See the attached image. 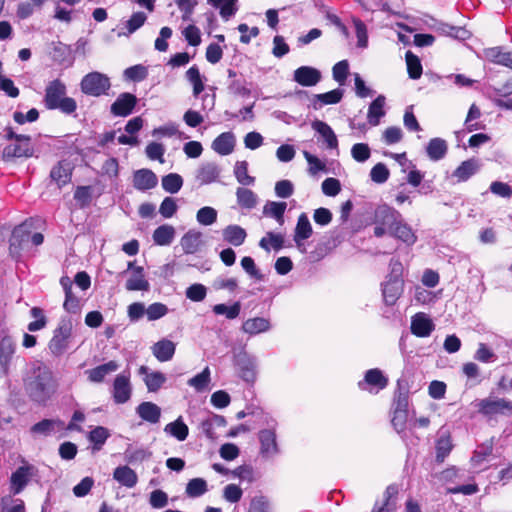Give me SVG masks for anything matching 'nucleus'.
Segmentation results:
<instances>
[{
	"label": "nucleus",
	"mask_w": 512,
	"mask_h": 512,
	"mask_svg": "<svg viewBox=\"0 0 512 512\" xmlns=\"http://www.w3.org/2000/svg\"><path fill=\"white\" fill-rule=\"evenodd\" d=\"M31 140L16 141L15 144L7 145L3 149V159L10 161L14 158L31 157L33 156L34 149L30 144Z\"/></svg>",
	"instance_id": "nucleus-12"
},
{
	"label": "nucleus",
	"mask_w": 512,
	"mask_h": 512,
	"mask_svg": "<svg viewBox=\"0 0 512 512\" xmlns=\"http://www.w3.org/2000/svg\"><path fill=\"white\" fill-rule=\"evenodd\" d=\"M484 55L489 61L512 69L511 53L503 51L501 47L487 48Z\"/></svg>",
	"instance_id": "nucleus-34"
},
{
	"label": "nucleus",
	"mask_w": 512,
	"mask_h": 512,
	"mask_svg": "<svg viewBox=\"0 0 512 512\" xmlns=\"http://www.w3.org/2000/svg\"><path fill=\"white\" fill-rule=\"evenodd\" d=\"M343 97V91L340 89H334L327 93L316 94L314 96V108H321L323 105L337 104Z\"/></svg>",
	"instance_id": "nucleus-44"
},
{
	"label": "nucleus",
	"mask_w": 512,
	"mask_h": 512,
	"mask_svg": "<svg viewBox=\"0 0 512 512\" xmlns=\"http://www.w3.org/2000/svg\"><path fill=\"white\" fill-rule=\"evenodd\" d=\"M237 203L246 209H252L257 204V195L250 189L238 188L236 190Z\"/></svg>",
	"instance_id": "nucleus-45"
},
{
	"label": "nucleus",
	"mask_w": 512,
	"mask_h": 512,
	"mask_svg": "<svg viewBox=\"0 0 512 512\" xmlns=\"http://www.w3.org/2000/svg\"><path fill=\"white\" fill-rule=\"evenodd\" d=\"M385 97L379 95L369 106L367 119L370 125L377 126L380 119L385 115Z\"/></svg>",
	"instance_id": "nucleus-37"
},
{
	"label": "nucleus",
	"mask_w": 512,
	"mask_h": 512,
	"mask_svg": "<svg viewBox=\"0 0 512 512\" xmlns=\"http://www.w3.org/2000/svg\"><path fill=\"white\" fill-rule=\"evenodd\" d=\"M24 385L29 396L37 402H45L57 387L52 371L41 362L31 365L24 379Z\"/></svg>",
	"instance_id": "nucleus-1"
},
{
	"label": "nucleus",
	"mask_w": 512,
	"mask_h": 512,
	"mask_svg": "<svg viewBox=\"0 0 512 512\" xmlns=\"http://www.w3.org/2000/svg\"><path fill=\"white\" fill-rule=\"evenodd\" d=\"M403 292L402 279H388L384 282L382 293L387 305H394Z\"/></svg>",
	"instance_id": "nucleus-19"
},
{
	"label": "nucleus",
	"mask_w": 512,
	"mask_h": 512,
	"mask_svg": "<svg viewBox=\"0 0 512 512\" xmlns=\"http://www.w3.org/2000/svg\"><path fill=\"white\" fill-rule=\"evenodd\" d=\"M312 128L322 136L328 148H337V137L332 128L327 123L320 120H316L312 123Z\"/></svg>",
	"instance_id": "nucleus-35"
},
{
	"label": "nucleus",
	"mask_w": 512,
	"mask_h": 512,
	"mask_svg": "<svg viewBox=\"0 0 512 512\" xmlns=\"http://www.w3.org/2000/svg\"><path fill=\"white\" fill-rule=\"evenodd\" d=\"M392 237L401 240L407 245H413L417 237L413 232L412 228L404 222L403 218L397 223L394 231L391 234Z\"/></svg>",
	"instance_id": "nucleus-36"
},
{
	"label": "nucleus",
	"mask_w": 512,
	"mask_h": 512,
	"mask_svg": "<svg viewBox=\"0 0 512 512\" xmlns=\"http://www.w3.org/2000/svg\"><path fill=\"white\" fill-rule=\"evenodd\" d=\"M435 325L424 313H417L411 320V332L418 337H427L434 330Z\"/></svg>",
	"instance_id": "nucleus-16"
},
{
	"label": "nucleus",
	"mask_w": 512,
	"mask_h": 512,
	"mask_svg": "<svg viewBox=\"0 0 512 512\" xmlns=\"http://www.w3.org/2000/svg\"><path fill=\"white\" fill-rule=\"evenodd\" d=\"M15 353V343L11 337L0 339V378L9 373L10 362Z\"/></svg>",
	"instance_id": "nucleus-11"
},
{
	"label": "nucleus",
	"mask_w": 512,
	"mask_h": 512,
	"mask_svg": "<svg viewBox=\"0 0 512 512\" xmlns=\"http://www.w3.org/2000/svg\"><path fill=\"white\" fill-rule=\"evenodd\" d=\"M152 453L145 448H132L129 446L124 452V459L128 463H141L151 457Z\"/></svg>",
	"instance_id": "nucleus-48"
},
{
	"label": "nucleus",
	"mask_w": 512,
	"mask_h": 512,
	"mask_svg": "<svg viewBox=\"0 0 512 512\" xmlns=\"http://www.w3.org/2000/svg\"><path fill=\"white\" fill-rule=\"evenodd\" d=\"M146 155L151 160H158L160 163H164L165 147L157 142H151L146 147Z\"/></svg>",
	"instance_id": "nucleus-61"
},
{
	"label": "nucleus",
	"mask_w": 512,
	"mask_h": 512,
	"mask_svg": "<svg viewBox=\"0 0 512 512\" xmlns=\"http://www.w3.org/2000/svg\"><path fill=\"white\" fill-rule=\"evenodd\" d=\"M73 167L66 161H59L50 171L51 181L54 182L58 188H62L71 181Z\"/></svg>",
	"instance_id": "nucleus-13"
},
{
	"label": "nucleus",
	"mask_w": 512,
	"mask_h": 512,
	"mask_svg": "<svg viewBox=\"0 0 512 512\" xmlns=\"http://www.w3.org/2000/svg\"><path fill=\"white\" fill-rule=\"evenodd\" d=\"M210 382V369L206 367L201 373L188 380V384L197 391H202Z\"/></svg>",
	"instance_id": "nucleus-55"
},
{
	"label": "nucleus",
	"mask_w": 512,
	"mask_h": 512,
	"mask_svg": "<svg viewBox=\"0 0 512 512\" xmlns=\"http://www.w3.org/2000/svg\"><path fill=\"white\" fill-rule=\"evenodd\" d=\"M31 315L35 318V321H32L28 325V330L31 332H35L43 329L46 326V317L43 314L42 309L38 307H33L31 309Z\"/></svg>",
	"instance_id": "nucleus-60"
},
{
	"label": "nucleus",
	"mask_w": 512,
	"mask_h": 512,
	"mask_svg": "<svg viewBox=\"0 0 512 512\" xmlns=\"http://www.w3.org/2000/svg\"><path fill=\"white\" fill-rule=\"evenodd\" d=\"M220 175V169L215 163H204L196 172V180L201 184H209L217 180Z\"/></svg>",
	"instance_id": "nucleus-29"
},
{
	"label": "nucleus",
	"mask_w": 512,
	"mask_h": 512,
	"mask_svg": "<svg viewBox=\"0 0 512 512\" xmlns=\"http://www.w3.org/2000/svg\"><path fill=\"white\" fill-rule=\"evenodd\" d=\"M261 444L260 452L264 457H273L278 453L275 432L270 429H264L259 432Z\"/></svg>",
	"instance_id": "nucleus-20"
},
{
	"label": "nucleus",
	"mask_w": 512,
	"mask_h": 512,
	"mask_svg": "<svg viewBox=\"0 0 512 512\" xmlns=\"http://www.w3.org/2000/svg\"><path fill=\"white\" fill-rule=\"evenodd\" d=\"M175 237V228L171 225L164 224L156 228L153 232V241L159 246H168Z\"/></svg>",
	"instance_id": "nucleus-39"
},
{
	"label": "nucleus",
	"mask_w": 512,
	"mask_h": 512,
	"mask_svg": "<svg viewBox=\"0 0 512 512\" xmlns=\"http://www.w3.org/2000/svg\"><path fill=\"white\" fill-rule=\"evenodd\" d=\"M2 512H25V505L21 499H3Z\"/></svg>",
	"instance_id": "nucleus-64"
},
{
	"label": "nucleus",
	"mask_w": 512,
	"mask_h": 512,
	"mask_svg": "<svg viewBox=\"0 0 512 512\" xmlns=\"http://www.w3.org/2000/svg\"><path fill=\"white\" fill-rule=\"evenodd\" d=\"M31 229L32 223L28 221L23 222L13 229L9 240V252L13 258L18 259L21 255V251L28 248Z\"/></svg>",
	"instance_id": "nucleus-6"
},
{
	"label": "nucleus",
	"mask_w": 512,
	"mask_h": 512,
	"mask_svg": "<svg viewBox=\"0 0 512 512\" xmlns=\"http://www.w3.org/2000/svg\"><path fill=\"white\" fill-rule=\"evenodd\" d=\"M235 364L241 370V376L245 381H253L255 378L256 359L246 351H240L235 356Z\"/></svg>",
	"instance_id": "nucleus-14"
},
{
	"label": "nucleus",
	"mask_w": 512,
	"mask_h": 512,
	"mask_svg": "<svg viewBox=\"0 0 512 512\" xmlns=\"http://www.w3.org/2000/svg\"><path fill=\"white\" fill-rule=\"evenodd\" d=\"M241 329L244 333L252 336L269 331L271 329V323L267 318L254 317L244 321Z\"/></svg>",
	"instance_id": "nucleus-25"
},
{
	"label": "nucleus",
	"mask_w": 512,
	"mask_h": 512,
	"mask_svg": "<svg viewBox=\"0 0 512 512\" xmlns=\"http://www.w3.org/2000/svg\"><path fill=\"white\" fill-rule=\"evenodd\" d=\"M118 368H119L118 362L111 360L107 363H104L95 368L87 370L86 374L88 375V379L91 382L100 383L105 379V377L107 375L117 371Z\"/></svg>",
	"instance_id": "nucleus-26"
},
{
	"label": "nucleus",
	"mask_w": 512,
	"mask_h": 512,
	"mask_svg": "<svg viewBox=\"0 0 512 512\" xmlns=\"http://www.w3.org/2000/svg\"><path fill=\"white\" fill-rule=\"evenodd\" d=\"M139 373L142 375H146L144 378L147 389L150 392H155L164 384L166 381V377L161 372H152L148 373V368L146 366H141L139 368Z\"/></svg>",
	"instance_id": "nucleus-40"
},
{
	"label": "nucleus",
	"mask_w": 512,
	"mask_h": 512,
	"mask_svg": "<svg viewBox=\"0 0 512 512\" xmlns=\"http://www.w3.org/2000/svg\"><path fill=\"white\" fill-rule=\"evenodd\" d=\"M401 218V214L394 208L387 205L379 206L375 211L374 235L376 237H382L385 234L391 236Z\"/></svg>",
	"instance_id": "nucleus-3"
},
{
	"label": "nucleus",
	"mask_w": 512,
	"mask_h": 512,
	"mask_svg": "<svg viewBox=\"0 0 512 512\" xmlns=\"http://www.w3.org/2000/svg\"><path fill=\"white\" fill-rule=\"evenodd\" d=\"M212 311L216 315H224L227 319L233 320L240 315L241 303L237 301L231 306H227L226 304H216L212 307Z\"/></svg>",
	"instance_id": "nucleus-47"
},
{
	"label": "nucleus",
	"mask_w": 512,
	"mask_h": 512,
	"mask_svg": "<svg viewBox=\"0 0 512 512\" xmlns=\"http://www.w3.org/2000/svg\"><path fill=\"white\" fill-rule=\"evenodd\" d=\"M82 93L88 96L100 97L107 95L111 88L110 78L103 73L94 71L86 74L80 83Z\"/></svg>",
	"instance_id": "nucleus-5"
},
{
	"label": "nucleus",
	"mask_w": 512,
	"mask_h": 512,
	"mask_svg": "<svg viewBox=\"0 0 512 512\" xmlns=\"http://www.w3.org/2000/svg\"><path fill=\"white\" fill-rule=\"evenodd\" d=\"M164 432L176 438L178 441H184L188 437L189 428L184 423L182 417H178L175 421L168 423L164 427Z\"/></svg>",
	"instance_id": "nucleus-41"
},
{
	"label": "nucleus",
	"mask_w": 512,
	"mask_h": 512,
	"mask_svg": "<svg viewBox=\"0 0 512 512\" xmlns=\"http://www.w3.org/2000/svg\"><path fill=\"white\" fill-rule=\"evenodd\" d=\"M234 175L237 181L242 185L249 186L255 182V178L248 174V163L246 161L236 162Z\"/></svg>",
	"instance_id": "nucleus-50"
},
{
	"label": "nucleus",
	"mask_w": 512,
	"mask_h": 512,
	"mask_svg": "<svg viewBox=\"0 0 512 512\" xmlns=\"http://www.w3.org/2000/svg\"><path fill=\"white\" fill-rule=\"evenodd\" d=\"M73 336V323L70 319H61L53 332L48 348L55 356H60L69 348Z\"/></svg>",
	"instance_id": "nucleus-4"
},
{
	"label": "nucleus",
	"mask_w": 512,
	"mask_h": 512,
	"mask_svg": "<svg viewBox=\"0 0 512 512\" xmlns=\"http://www.w3.org/2000/svg\"><path fill=\"white\" fill-rule=\"evenodd\" d=\"M235 146V137L231 132L220 134L212 142V149L220 155H229Z\"/></svg>",
	"instance_id": "nucleus-30"
},
{
	"label": "nucleus",
	"mask_w": 512,
	"mask_h": 512,
	"mask_svg": "<svg viewBox=\"0 0 512 512\" xmlns=\"http://www.w3.org/2000/svg\"><path fill=\"white\" fill-rule=\"evenodd\" d=\"M137 104L135 95L125 92L121 93L112 103L110 111L114 116L126 117L132 113Z\"/></svg>",
	"instance_id": "nucleus-10"
},
{
	"label": "nucleus",
	"mask_w": 512,
	"mask_h": 512,
	"mask_svg": "<svg viewBox=\"0 0 512 512\" xmlns=\"http://www.w3.org/2000/svg\"><path fill=\"white\" fill-rule=\"evenodd\" d=\"M351 155L355 161L365 162L371 155L370 148L365 143L354 144L351 149Z\"/></svg>",
	"instance_id": "nucleus-62"
},
{
	"label": "nucleus",
	"mask_w": 512,
	"mask_h": 512,
	"mask_svg": "<svg viewBox=\"0 0 512 512\" xmlns=\"http://www.w3.org/2000/svg\"><path fill=\"white\" fill-rule=\"evenodd\" d=\"M293 79L301 86H315L321 80V73L316 68L301 66L294 71Z\"/></svg>",
	"instance_id": "nucleus-15"
},
{
	"label": "nucleus",
	"mask_w": 512,
	"mask_h": 512,
	"mask_svg": "<svg viewBox=\"0 0 512 512\" xmlns=\"http://www.w3.org/2000/svg\"><path fill=\"white\" fill-rule=\"evenodd\" d=\"M206 294L207 289L203 284L195 283L186 289V297L194 302L203 301Z\"/></svg>",
	"instance_id": "nucleus-59"
},
{
	"label": "nucleus",
	"mask_w": 512,
	"mask_h": 512,
	"mask_svg": "<svg viewBox=\"0 0 512 512\" xmlns=\"http://www.w3.org/2000/svg\"><path fill=\"white\" fill-rule=\"evenodd\" d=\"M396 493L394 487L389 486L385 492V502L382 506H378L377 504L374 506L372 512H396V505L391 502V497Z\"/></svg>",
	"instance_id": "nucleus-63"
},
{
	"label": "nucleus",
	"mask_w": 512,
	"mask_h": 512,
	"mask_svg": "<svg viewBox=\"0 0 512 512\" xmlns=\"http://www.w3.org/2000/svg\"><path fill=\"white\" fill-rule=\"evenodd\" d=\"M60 284L65 292V301L63 307L66 311L76 313L80 309V302L72 292L73 283L68 276H63L60 279Z\"/></svg>",
	"instance_id": "nucleus-21"
},
{
	"label": "nucleus",
	"mask_w": 512,
	"mask_h": 512,
	"mask_svg": "<svg viewBox=\"0 0 512 512\" xmlns=\"http://www.w3.org/2000/svg\"><path fill=\"white\" fill-rule=\"evenodd\" d=\"M180 245L186 254L196 253L202 245V233L195 229L189 230L185 233L181 240Z\"/></svg>",
	"instance_id": "nucleus-23"
},
{
	"label": "nucleus",
	"mask_w": 512,
	"mask_h": 512,
	"mask_svg": "<svg viewBox=\"0 0 512 512\" xmlns=\"http://www.w3.org/2000/svg\"><path fill=\"white\" fill-rule=\"evenodd\" d=\"M182 185L183 179L179 174L170 173L162 178V187L168 193H177Z\"/></svg>",
	"instance_id": "nucleus-51"
},
{
	"label": "nucleus",
	"mask_w": 512,
	"mask_h": 512,
	"mask_svg": "<svg viewBox=\"0 0 512 512\" xmlns=\"http://www.w3.org/2000/svg\"><path fill=\"white\" fill-rule=\"evenodd\" d=\"M158 183L156 174L150 169H140L134 172L133 186L140 191L154 188Z\"/></svg>",
	"instance_id": "nucleus-17"
},
{
	"label": "nucleus",
	"mask_w": 512,
	"mask_h": 512,
	"mask_svg": "<svg viewBox=\"0 0 512 512\" xmlns=\"http://www.w3.org/2000/svg\"><path fill=\"white\" fill-rule=\"evenodd\" d=\"M114 479L121 485L132 488L138 482L137 474L128 466H119L113 472Z\"/></svg>",
	"instance_id": "nucleus-33"
},
{
	"label": "nucleus",
	"mask_w": 512,
	"mask_h": 512,
	"mask_svg": "<svg viewBox=\"0 0 512 512\" xmlns=\"http://www.w3.org/2000/svg\"><path fill=\"white\" fill-rule=\"evenodd\" d=\"M480 168L479 161L475 158L463 161L453 172V177H456L459 182L467 181L473 176Z\"/></svg>",
	"instance_id": "nucleus-31"
},
{
	"label": "nucleus",
	"mask_w": 512,
	"mask_h": 512,
	"mask_svg": "<svg viewBox=\"0 0 512 512\" xmlns=\"http://www.w3.org/2000/svg\"><path fill=\"white\" fill-rule=\"evenodd\" d=\"M407 70L410 78L418 79L422 75V65L419 58L411 51H407L405 55Z\"/></svg>",
	"instance_id": "nucleus-52"
},
{
	"label": "nucleus",
	"mask_w": 512,
	"mask_h": 512,
	"mask_svg": "<svg viewBox=\"0 0 512 512\" xmlns=\"http://www.w3.org/2000/svg\"><path fill=\"white\" fill-rule=\"evenodd\" d=\"M286 208V202L267 201L263 207V214L274 218L280 225H282L284 223V213Z\"/></svg>",
	"instance_id": "nucleus-42"
},
{
	"label": "nucleus",
	"mask_w": 512,
	"mask_h": 512,
	"mask_svg": "<svg viewBox=\"0 0 512 512\" xmlns=\"http://www.w3.org/2000/svg\"><path fill=\"white\" fill-rule=\"evenodd\" d=\"M66 85L59 79L48 83L45 88L44 105L49 110H60L62 113L70 115L77 109L76 101L66 96Z\"/></svg>",
	"instance_id": "nucleus-2"
},
{
	"label": "nucleus",
	"mask_w": 512,
	"mask_h": 512,
	"mask_svg": "<svg viewBox=\"0 0 512 512\" xmlns=\"http://www.w3.org/2000/svg\"><path fill=\"white\" fill-rule=\"evenodd\" d=\"M208 491L207 482L203 478H193L187 485L185 492L190 498H197Z\"/></svg>",
	"instance_id": "nucleus-46"
},
{
	"label": "nucleus",
	"mask_w": 512,
	"mask_h": 512,
	"mask_svg": "<svg viewBox=\"0 0 512 512\" xmlns=\"http://www.w3.org/2000/svg\"><path fill=\"white\" fill-rule=\"evenodd\" d=\"M196 219L201 225H212L217 220V211L209 206L202 207L197 211Z\"/></svg>",
	"instance_id": "nucleus-53"
},
{
	"label": "nucleus",
	"mask_w": 512,
	"mask_h": 512,
	"mask_svg": "<svg viewBox=\"0 0 512 512\" xmlns=\"http://www.w3.org/2000/svg\"><path fill=\"white\" fill-rule=\"evenodd\" d=\"M109 437V432L105 427L97 426L89 434V440L94 444L93 449L99 450Z\"/></svg>",
	"instance_id": "nucleus-54"
},
{
	"label": "nucleus",
	"mask_w": 512,
	"mask_h": 512,
	"mask_svg": "<svg viewBox=\"0 0 512 512\" xmlns=\"http://www.w3.org/2000/svg\"><path fill=\"white\" fill-rule=\"evenodd\" d=\"M148 75L147 68L143 65H134L124 71V77L127 80L139 82L144 80Z\"/></svg>",
	"instance_id": "nucleus-56"
},
{
	"label": "nucleus",
	"mask_w": 512,
	"mask_h": 512,
	"mask_svg": "<svg viewBox=\"0 0 512 512\" xmlns=\"http://www.w3.org/2000/svg\"><path fill=\"white\" fill-rule=\"evenodd\" d=\"M364 383L376 386L379 389H384L388 385V378L385 377L383 372L378 368L369 369L365 373L364 381L358 384L361 389H364Z\"/></svg>",
	"instance_id": "nucleus-38"
},
{
	"label": "nucleus",
	"mask_w": 512,
	"mask_h": 512,
	"mask_svg": "<svg viewBox=\"0 0 512 512\" xmlns=\"http://www.w3.org/2000/svg\"><path fill=\"white\" fill-rule=\"evenodd\" d=\"M136 411L142 420L152 424L158 423L161 417L160 407L152 402H142Z\"/></svg>",
	"instance_id": "nucleus-27"
},
{
	"label": "nucleus",
	"mask_w": 512,
	"mask_h": 512,
	"mask_svg": "<svg viewBox=\"0 0 512 512\" xmlns=\"http://www.w3.org/2000/svg\"><path fill=\"white\" fill-rule=\"evenodd\" d=\"M447 143L444 139L441 138H433L429 141L426 152L428 157L433 161H438L447 153Z\"/></svg>",
	"instance_id": "nucleus-43"
},
{
	"label": "nucleus",
	"mask_w": 512,
	"mask_h": 512,
	"mask_svg": "<svg viewBox=\"0 0 512 512\" xmlns=\"http://www.w3.org/2000/svg\"><path fill=\"white\" fill-rule=\"evenodd\" d=\"M125 288L128 291H148L150 289L143 267H138L135 269V273H131L126 281Z\"/></svg>",
	"instance_id": "nucleus-28"
},
{
	"label": "nucleus",
	"mask_w": 512,
	"mask_h": 512,
	"mask_svg": "<svg viewBox=\"0 0 512 512\" xmlns=\"http://www.w3.org/2000/svg\"><path fill=\"white\" fill-rule=\"evenodd\" d=\"M222 235L223 239L233 246L242 245L247 237L245 229L239 225H228L223 229Z\"/></svg>",
	"instance_id": "nucleus-32"
},
{
	"label": "nucleus",
	"mask_w": 512,
	"mask_h": 512,
	"mask_svg": "<svg viewBox=\"0 0 512 512\" xmlns=\"http://www.w3.org/2000/svg\"><path fill=\"white\" fill-rule=\"evenodd\" d=\"M65 424L59 419H44L31 427V432L36 435L49 436L57 432H62Z\"/></svg>",
	"instance_id": "nucleus-18"
},
{
	"label": "nucleus",
	"mask_w": 512,
	"mask_h": 512,
	"mask_svg": "<svg viewBox=\"0 0 512 512\" xmlns=\"http://www.w3.org/2000/svg\"><path fill=\"white\" fill-rule=\"evenodd\" d=\"M151 349L158 361L167 362L173 358L176 346L174 342L168 339H162L156 342Z\"/></svg>",
	"instance_id": "nucleus-24"
},
{
	"label": "nucleus",
	"mask_w": 512,
	"mask_h": 512,
	"mask_svg": "<svg viewBox=\"0 0 512 512\" xmlns=\"http://www.w3.org/2000/svg\"><path fill=\"white\" fill-rule=\"evenodd\" d=\"M37 468L31 464H24L18 467L10 477V490L12 494L21 493L31 478L37 475Z\"/></svg>",
	"instance_id": "nucleus-7"
},
{
	"label": "nucleus",
	"mask_w": 512,
	"mask_h": 512,
	"mask_svg": "<svg viewBox=\"0 0 512 512\" xmlns=\"http://www.w3.org/2000/svg\"><path fill=\"white\" fill-rule=\"evenodd\" d=\"M147 16L144 12H135L132 14L129 20L126 21L125 26L127 33L124 35H130L137 31L145 23Z\"/></svg>",
	"instance_id": "nucleus-57"
},
{
	"label": "nucleus",
	"mask_w": 512,
	"mask_h": 512,
	"mask_svg": "<svg viewBox=\"0 0 512 512\" xmlns=\"http://www.w3.org/2000/svg\"><path fill=\"white\" fill-rule=\"evenodd\" d=\"M352 22L355 27V32L357 36V45L358 47L365 48L368 44V35H367V28L363 21L360 19L353 17Z\"/></svg>",
	"instance_id": "nucleus-58"
},
{
	"label": "nucleus",
	"mask_w": 512,
	"mask_h": 512,
	"mask_svg": "<svg viewBox=\"0 0 512 512\" xmlns=\"http://www.w3.org/2000/svg\"><path fill=\"white\" fill-rule=\"evenodd\" d=\"M111 394L116 404H124L130 400L132 395V385L129 375L118 374L115 377Z\"/></svg>",
	"instance_id": "nucleus-9"
},
{
	"label": "nucleus",
	"mask_w": 512,
	"mask_h": 512,
	"mask_svg": "<svg viewBox=\"0 0 512 512\" xmlns=\"http://www.w3.org/2000/svg\"><path fill=\"white\" fill-rule=\"evenodd\" d=\"M476 406L478 411L486 416L509 415L512 413V403L505 399L486 398L480 400Z\"/></svg>",
	"instance_id": "nucleus-8"
},
{
	"label": "nucleus",
	"mask_w": 512,
	"mask_h": 512,
	"mask_svg": "<svg viewBox=\"0 0 512 512\" xmlns=\"http://www.w3.org/2000/svg\"><path fill=\"white\" fill-rule=\"evenodd\" d=\"M313 233L311 223L306 213H301L298 217L297 224L294 230V241L298 248L303 244V241L311 237Z\"/></svg>",
	"instance_id": "nucleus-22"
},
{
	"label": "nucleus",
	"mask_w": 512,
	"mask_h": 512,
	"mask_svg": "<svg viewBox=\"0 0 512 512\" xmlns=\"http://www.w3.org/2000/svg\"><path fill=\"white\" fill-rule=\"evenodd\" d=\"M186 79L193 85V95L197 97L205 88L197 66L194 65L186 71Z\"/></svg>",
	"instance_id": "nucleus-49"
}]
</instances>
